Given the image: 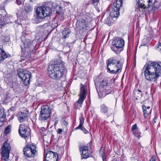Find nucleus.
Wrapping results in <instances>:
<instances>
[{
	"instance_id": "f257e3e1",
	"label": "nucleus",
	"mask_w": 161,
	"mask_h": 161,
	"mask_svg": "<svg viewBox=\"0 0 161 161\" xmlns=\"http://www.w3.org/2000/svg\"><path fill=\"white\" fill-rule=\"evenodd\" d=\"M144 72L147 80L154 82L160 76L161 66L155 62H151L146 66Z\"/></svg>"
},
{
	"instance_id": "f03ea898",
	"label": "nucleus",
	"mask_w": 161,
	"mask_h": 161,
	"mask_svg": "<svg viewBox=\"0 0 161 161\" xmlns=\"http://www.w3.org/2000/svg\"><path fill=\"white\" fill-rule=\"evenodd\" d=\"M65 69L63 62L56 60L50 63L48 69V75L52 79H58L62 77Z\"/></svg>"
},
{
	"instance_id": "7ed1b4c3",
	"label": "nucleus",
	"mask_w": 161,
	"mask_h": 161,
	"mask_svg": "<svg viewBox=\"0 0 161 161\" xmlns=\"http://www.w3.org/2000/svg\"><path fill=\"white\" fill-rule=\"evenodd\" d=\"M108 72L112 74L120 73L122 71L123 63L116 57H112L106 61Z\"/></svg>"
},
{
	"instance_id": "20e7f679",
	"label": "nucleus",
	"mask_w": 161,
	"mask_h": 161,
	"mask_svg": "<svg viewBox=\"0 0 161 161\" xmlns=\"http://www.w3.org/2000/svg\"><path fill=\"white\" fill-rule=\"evenodd\" d=\"M112 84L108 83L106 80H101L100 81L99 90L97 89L99 97H102L113 92Z\"/></svg>"
},
{
	"instance_id": "39448f33",
	"label": "nucleus",
	"mask_w": 161,
	"mask_h": 161,
	"mask_svg": "<svg viewBox=\"0 0 161 161\" xmlns=\"http://www.w3.org/2000/svg\"><path fill=\"white\" fill-rule=\"evenodd\" d=\"M124 44V41L123 39L117 37L112 42L111 50L115 53L119 54L123 50Z\"/></svg>"
},
{
	"instance_id": "423d86ee",
	"label": "nucleus",
	"mask_w": 161,
	"mask_h": 161,
	"mask_svg": "<svg viewBox=\"0 0 161 161\" xmlns=\"http://www.w3.org/2000/svg\"><path fill=\"white\" fill-rule=\"evenodd\" d=\"M122 4V0H117L116 3H114L109 7L110 15L112 17L114 18H117L119 16V9L121 7Z\"/></svg>"
},
{
	"instance_id": "0eeeda50",
	"label": "nucleus",
	"mask_w": 161,
	"mask_h": 161,
	"mask_svg": "<svg viewBox=\"0 0 161 161\" xmlns=\"http://www.w3.org/2000/svg\"><path fill=\"white\" fill-rule=\"evenodd\" d=\"M18 74L25 85L27 86L30 84L31 75L30 72L26 69H21L18 71Z\"/></svg>"
},
{
	"instance_id": "6e6552de",
	"label": "nucleus",
	"mask_w": 161,
	"mask_h": 161,
	"mask_svg": "<svg viewBox=\"0 0 161 161\" xmlns=\"http://www.w3.org/2000/svg\"><path fill=\"white\" fill-rule=\"evenodd\" d=\"M36 148V147L34 145H26L23 148L24 154L28 157H34L37 153Z\"/></svg>"
},
{
	"instance_id": "1a4fd4ad",
	"label": "nucleus",
	"mask_w": 161,
	"mask_h": 161,
	"mask_svg": "<svg viewBox=\"0 0 161 161\" xmlns=\"http://www.w3.org/2000/svg\"><path fill=\"white\" fill-rule=\"evenodd\" d=\"M152 0H136L137 3L136 5L135 11L137 12H142L146 8L147 6L144 3H147L148 8L150 7L152 5Z\"/></svg>"
},
{
	"instance_id": "9d476101",
	"label": "nucleus",
	"mask_w": 161,
	"mask_h": 161,
	"mask_svg": "<svg viewBox=\"0 0 161 161\" xmlns=\"http://www.w3.org/2000/svg\"><path fill=\"white\" fill-rule=\"evenodd\" d=\"M11 147L9 144L5 142L1 148V159L5 161H7L9 158L10 151Z\"/></svg>"
},
{
	"instance_id": "9b49d317",
	"label": "nucleus",
	"mask_w": 161,
	"mask_h": 161,
	"mask_svg": "<svg viewBox=\"0 0 161 161\" xmlns=\"http://www.w3.org/2000/svg\"><path fill=\"white\" fill-rule=\"evenodd\" d=\"M19 132L20 135L25 139H28L30 135V129L27 125L25 124H20L19 125Z\"/></svg>"
},
{
	"instance_id": "f8f14e48",
	"label": "nucleus",
	"mask_w": 161,
	"mask_h": 161,
	"mask_svg": "<svg viewBox=\"0 0 161 161\" xmlns=\"http://www.w3.org/2000/svg\"><path fill=\"white\" fill-rule=\"evenodd\" d=\"M51 114L50 108L48 106H44L41 107L39 119L41 120H46L48 119Z\"/></svg>"
},
{
	"instance_id": "ddd939ff",
	"label": "nucleus",
	"mask_w": 161,
	"mask_h": 161,
	"mask_svg": "<svg viewBox=\"0 0 161 161\" xmlns=\"http://www.w3.org/2000/svg\"><path fill=\"white\" fill-rule=\"evenodd\" d=\"M43 12L42 6L38 7L36 9V15L35 16V18L34 20V23H39L42 20L45 18V16L43 14Z\"/></svg>"
},
{
	"instance_id": "4468645a",
	"label": "nucleus",
	"mask_w": 161,
	"mask_h": 161,
	"mask_svg": "<svg viewBox=\"0 0 161 161\" xmlns=\"http://www.w3.org/2000/svg\"><path fill=\"white\" fill-rule=\"evenodd\" d=\"M86 93L87 91L85 88V86L81 84L80 87V91L79 94V95L80 96L79 99L76 103H75V106L78 103L80 104L82 103L84 99L86 97Z\"/></svg>"
},
{
	"instance_id": "2eb2a0df",
	"label": "nucleus",
	"mask_w": 161,
	"mask_h": 161,
	"mask_svg": "<svg viewBox=\"0 0 161 161\" xmlns=\"http://www.w3.org/2000/svg\"><path fill=\"white\" fill-rule=\"evenodd\" d=\"M79 149L81 159H86L90 157L91 152L88 147L83 145L80 147Z\"/></svg>"
},
{
	"instance_id": "dca6fc26",
	"label": "nucleus",
	"mask_w": 161,
	"mask_h": 161,
	"mask_svg": "<svg viewBox=\"0 0 161 161\" xmlns=\"http://www.w3.org/2000/svg\"><path fill=\"white\" fill-rule=\"evenodd\" d=\"M58 157L57 153L51 151H48L46 153L43 161H57Z\"/></svg>"
},
{
	"instance_id": "f3484780",
	"label": "nucleus",
	"mask_w": 161,
	"mask_h": 161,
	"mask_svg": "<svg viewBox=\"0 0 161 161\" xmlns=\"http://www.w3.org/2000/svg\"><path fill=\"white\" fill-rule=\"evenodd\" d=\"M24 46L25 48L29 49L30 53L33 52V50L34 47L33 45V41L28 39H26L24 43Z\"/></svg>"
},
{
	"instance_id": "a211bd4d",
	"label": "nucleus",
	"mask_w": 161,
	"mask_h": 161,
	"mask_svg": "<svg viewBox=\"0 0 161 161\" xmlns=\"http://www.w3.org/2000/svg\"><path fill=\"white\" fill-rule=\"evenodd\" d=\"M142 109L144 117L147 118L149 117L151 112L150 107L149 106L146 107L145 105H143L142 106Z\"/></svg>"
},
{
	"instance_id": "6ab92c4d",
	"label": "nucleus",
	"mask_w": 161,
	"mask_h": 161,
	"mask_svg": "<svg viewBox=\"0 0 161 161\" xmlns=\"http://www.w3.org/2000/svg\"><path fill=\"white\" fill-rule=\"evenodd\" d=\"M17 116L18 120L20 122H25L27 119V115L26 114L22 112H19L17 114Z\"/></svg>"
},
{
	"instance_id": "aec40b11",
	"label": "nucleus",
	"mask_w": 161,
	"mask_h": 161,
	"mask_svg": "<svg viewBox=\"0 0 161 161\" xmlns=\"http://www.w3.org/2000/svg\"><path fill=\"white\" fill-rule=\"evenodd\" d=\"M9 22V19L8 16H3L0 14V24H2L3 26Z\"/></svg>"
},
{
	"instance_id": "412c9836",
	"label": "nucleus",
	"mask_w": 161,
	"mask_h": 161,
	"mask_svg": "<svg viewBox=\"0 0 161 161\" xmlns=\"http://www.w3.org/2000/svg\"><path fill=\"white\" fill-rule=\"evenodd\" d=\"M9 22V19L8 16H3L0 14V24H2L3 26Z\"/></svg>"
},
{
	"instance_id": "4be33fe9",
	"label": "nucleus",
	"mask_w": 161,
	"mask_h": 161,
	"mask_svg": "<svg viewBox=\"0 0 161 161\" xmlns=\"http://www.w3.org/2000/svg\"><path fill=\"white\" fill-rule=\"evenodd\" d=\"M84 119L82 117L80 119V124L79 125L75 128V130L80 129L84 132L85 134L88 133V131L84 127H82V125L84 122Z\"/></svg>"
},
{
	"instance_id": "5701e85b",
	"label": "nucleus",
	"mask_w": 161,
	"mask_h": 161,
	"mask_svg": "<svg viewBox=\"0 0 161 161\" xmlns=\"http://www.w3.org/2000/svg\"><path fill=\"white\" fill-rule=\"evenodd\" d=\"M43 14L45 16V18L49 16L52 13L51 9L48 7L42 6Z\"/></svg>"
},
{
	"instance_id": "b1692460",
	"label": "nucleus",
	"mask_w": 161,
	"mask_h": 161,
	"mask_svg": "<svg viewBox=\"0 0 161 161\" xmlns=\"http://www.w3.org/2000/svg\"><path fill=\"white\" fill-rule=\"evenodd\" d=\"M10 57V54L6 53L4 51L0 48V63L3 61L5 58Z\"/></svg>"
},
{
	"instance_id": "393cba45",
	"label": "nucleus",
	"mask_w": 161,
	"mask_h": 161,
	"mask_svg": "<svg viewBox=\"0 0 161 161\" xmlns=\"http://www.w3.org/2000/svg\"><path fill=\"white\" fill-rule=\"evenodd\" d=\"M5 118L6 114L3 110L0 109V127L4 125Z\"/></svg>"
},
{
	"instance_id": "a878e982",
	"label": "nucleus",
	"mask_w": 161,
	"mask_h": 161,
	"mask_svg": "<svg viewBox=\"0 0 161 161\" xmlns=\"http://www.w3.org/2000/svg\"><path fill=\"white\" fill-rule=\"evenodd\" d=\"M77 25L82 28H84L87 27V24L85 19H80L77 22Z\"/></svg>"
},
{
	"instance_id": "bb28decb",
	"label": "nucleus",
	"mask_w": 161,
	"mask_h": 161,
	"mask_svg": "<svg viewBox=\"0 0 161 161\" xmlns=\"http://www.w3.org/2000/svg\"><path fill=\"white\" fill-rule=\"evenodd\" d=\"M142 91L139 89L138 90H135L134 92V96L136 97V99H140L142 97Z\"/></svg>"
},
{
	"instance_id": "cd10ccee",
	"label": "nucleus",
	"mask_w": 161,
	"mask_h": 161,
	"mask_svg": "<svg viewBox=\"0 0 161 161\" xmlns=\"http://www.w3.org/2000/svg\"><path fill=\"white\" fill-rule=\"evenodd\" d=\"M24 9L25 12L27 13H30L33 10V7L29 4L25 5Z\"/></svg>"
},
{
	"instance_id": "c85d7f7f",
	"label": "nucleus",
	"mask_w": 161,
	"mask_h": 161,
	"mask_svg": "<svg viewBox=\"0 0 161 161\" xmlns=\"http://www.w3.org/2000/svg\"><path fill=\"white\" fill-rule=\"evenodd\" d=\"M101 111L102 113L106 114L108 112V108L105 104H102L101 106Z\"/></svg>"
},
{
	"instance_id": "c756f323",
	"label": "nucleus",
	"mask_w": 161,
	"mask_h": 161,
	"mask_svg": "<svg viewBox=\"0 0 161 161\" xmlns=\"http://www.w3.org/2000/svg\"><path fill=\"white\" fill-rule=\"evenodd\" d=\"M113 18V17L110 15L105 19L104 22L108 24H111L112 23H113L112 21Z\"/></svg>"
},
{
	"instance_id": "7c9ffc66",
	"label": "nucleus",
	"mask_w": 161,
	"mask_h": 161,
	"mask_svg": "<svg viewBox=\"0 0 161 161\" xmlns=\"http://www.w3.org/2000/svg\"><path fill=\"white\" fill-rule=\"evenodd\" d=\"M132 133L135 136L139 138L141 137V133L140 131L139 130L133 132Z\"/></svg>"
},
{
	"instance_id": "2f4dec72",
	"label": "nucleus",
	"mask_w": 161,
	"mask_h": 161,
	"mask_svg": "<svg viewBox=\"0 0 161 161\" xmlns=\"http://www.w3.org/2000/svg\"><path fill=\"white\" fill-rule=\"evenodd\" d=\"M11 126L10 125H8L5 129L4 130V134L7 135L11 131Z\"/></svg>"
},
{
	"instance_id": "473e14b6",
	"label": "nucleus",
	"mask_w": 161,
	"mask_h": 161,
	"mask_svg": "<svg viewBox=\"0 0 161 161\" xmlns=\"http://www.w3.org/2000/svg\"><path fill=\"white\" fill-rule=\"evenodd\" d=\"M62 34L63 36V38L65 39L68 37V35L69 34V32L67 31H64L63 32Z\"/></svg>"
},
{
	"instance_id": "72a5a7b5",
	"label": "nucleus",
	"mask_w": 161,
	"mask_h": 161,
	"mask_svg": "<svg viewBox=\"0 0 161 161\" xmlns=\"http://www.w3.org/2000/svg\"><path fill=\"white\" fill-rule=\"evenodd\" d=\"M139 130L137 128V126L136 124H135L132 126L131 128V131L132 132Z\"/></svg>"
},
{
	"instance_id": "f704fd0d",
	"label": "nucleus",
	"mask_w": 161,
	"mask_h": 161,
	"mask_svg": "<svg viewBox=\"0 0 161 161\" xmlns=\"http://www.w3.org/2000/svg\"><path fill=\"white\" fill-rule=\"evenodd\" d=\"M24 2V0H16V2L18 5L21 4Z\"/></svg>"
},
{
	"instance_id": "c9c22d12",
	"label": "nucleus",
	"mask_w": 161,
	"mask_h": 161,
	"mask_svg": "<svg viewBox=\"0 0 161 161\" xmlns=\"http://www.w3.org/2000/svg\"><path fill=\"white\" fill-rule=\"evenodd\" d=\"M156 49L159 51H161V42L159 43V45L157 47Z\"/></svg>"
},
{
	"instance_id": "e433bc0d",
	"label": "nucleus",
	"mask_w": 161,
	"mask_h": 161,
	"mask_svg": "<svg viewBox=\"0 0 161 161\" xmlns=\"http://www.w3.org/2000/svg\"><path fill=\"white\" fill-rule=\"evenodd\" d=\"M62 124L63 125L66 126L67 125L68 123L67 121L65 120H63L62 122Z\"/></svg>"
},
{
	"instance_id": "4c0bfd02",
	"label": "nucleus",
	"mask_w": 161,
	"mask_h": 161,
	"mask_svg": "<svg viewBox=\"0 0 161 161\" xmlns=\"http://www.w3.org/2000/svg\"><path fill=\"white\" fill-rule=\"evenodd\" d=\"M156 158L155 156H153L152 158L149 160V161H155Z\"/></svg>"
},
{
	"instance_id": "58836bf2",
	"label": "nucleus",
	"mask_w": 161,
	"mask_h": 161,
	"mask_svg": "<svg viewBox=\"0 0 161 161\" xmlns=\"http://www.w3.org/2000/svg\"><path fill=\"white\" fill-rule=\"evenodd\" d=\"M62 131V130L61 129H59L58 130L57 132L58 133L60 134Z\"/></svg>"
},
{
	"instance_id": "ea45409f",
	"label": "nucleus",
	"mask_w": 161,
	"mask_h": 161,
	"mask_svg": "<svg viewBox=\"0 0 161 161\" xmlns=\"http://www.w3.org/2000/svg\"><path fill=\"white\" fill-rule=\"evenodd\" d=\"M92 0V3H95L97 2H98L99 0Z\"/></svg>"
},
{
	"instance_id": "a19ab883",
	"label": "nucleus",
	"mask_w": 161,
	"mask_h": 161,
	"mask_svg": "<svg viewBox=\"0 0 161 161\" xmlns=\"http://www.w3.org/2000/svg\"><path fill=\"white\" fill-rule=\"evenodd\" d=\"M36 0H30L31 2H34L36 1Z\"/></svg>"
},
{
	"instance_id": "79ce46f5",
	"label": "nucleus",
	"mask_w": 161,
	"mask_h": 161,
	"mask_svg": "<svg viewBox=\"0 0 161 161\" xmlns=\"http://www.w3.org/2000/svg\"><path fill=\"white\" fill-rule=\"evenodd\" d=\"M2 27H3L2 24H0V29Z\"/></svg>"
},
{
	"instance_id": "37998d69",
	"label": "nucleus",
	"mask_w": 161,
	"mask_h": 161,
	"mask_svg": "<svg viewBox=\"0 0 161 161\" xmlns=\"http://www.w3.org/2000/svg\"><path fill=\"white\" fill-rule=\"evenodd\" d=\"M155 118H154L153 120V121H154V123H155L156 122H155Z\"/></svg>"
},
{
	"instance_id": "c03bdc74",
	"label": "nucleus",
	"mask_w": 161,
	"mask_h": 161,
	"mask_svg": "<svg viewBox=\"0 0 161 161\" xmlns=\"http://www.w3.org/2000/svg\"><path fill=\"white\" fill-rule=\"evenodd\" d=\"M97 84V83H96V82H95V86H96Z\"/></svg>"
},
{
	"instance_id": "a18cd8bd",
	"label": "nucleus",
	"mask_w": 161,
	"mask_h": 161,
	"mask_svg": "<svg viewBox=\"0 0 161 161\" xmlns=\"http://www.w3.org/2000/svg\"><path fill=\"white\" fill-rule=\"evenodd\" d=\"M103 161H104V158H103Z\"/></svg>"
},
{
	"instance_id": "49530a36",
	"label": "nucleus",
	"mask_w": 161,
	"mask_h": 161,
	"mask_svg": "<svg viewBox=\"0 0 161 161\" xmlns=\"http://www.w3.org/2000/svg\"><path fill=\"white\" fill-rule=\"evenodd\" d=\"M41 129H42V130H43V129H42V128H41Z\"/></svg>"
}]
</instances>
